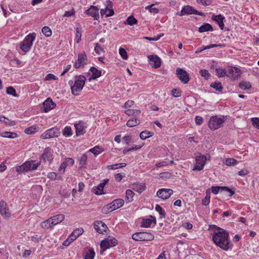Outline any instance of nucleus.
Here are the masks:
<instances>
[{"label": "nucleus", "mask_w": 259, "mask_h": 259, "mask_svg": "<svg viewBox=\"0 0 259 259\" xmlns=\"http://www.w3.org/2000/svg\"><path fill=\"white\" fill-rule=\"evenodd\" d=\"M214 243L224 250L228 251L232 248L233 244L229 238V234L223 229L218 228L212 234Z\"/></svg>", "instance_id": "obj_1"}, {"label": "nucleus", "mask_w": 259, "mask_h": 259, "mask_svg": "<svg viewBox=\"0 0 259 259\" xmlns=\"http://www.w3.org/2000/svg\"><path fill=\"white\" fill-rule=\"evenodd\" d=\"M86 80L87 78L85 76L80 75L75 76L74 81H69L72 94L75 96L78 95V93L82 90Z\"/></svg>", "instance_id": "obj_2"}, {"label": "nucleus", "mask_w": 259, "mask_h": 259, "mask_svg": "<svg viewBox=\"0 0 259 259\" xmlns=\"http://www.w3.org/2000/svg\"><path fill=\"white\" fill-rule=\"evenodd\" d=\"M36 33L35 32L30 33L27 35L23 40L20 44V48L24 54L28 52L33 44V41L36 37Z\"/></svg>", "instance_id": "obj_3"}, {"label": "nucleus", "mask_w": 259, "mask_h": 259, "mask_svg": "<svg viewBox=\"0 0 259 259\" xmlns=\"http://www.w3.org/2000/svg\"><path fill=\"white\" fill-rule=\"evenodd\" d=\"M124 201L122 199H115L112 202L104 206L101 209V211L104 214H108L120 208L124 205Z\"/></svg>", "instance_id": "obj_4"}, {"label": "nucleus", "mask_w": 259, "mask_h": 259, "mask_svg": "<svg viewBox=\"0 0 259 259\" xmlns=\"http://www.w3.org/2000/svg\"><path fill=\"white\" fill-rule=\"evenodd\" d=\"M40 165V161H26L21 166L17 168V171L19 172H27L36 169Z\"/></svg>", "instance_id": "obj_5"}, {"label": "nucleus", "mask_w": 259, "mask_h": 259, "mask_svg": "<svg viewBox=\"0 0 259 259\" xmlns=\"http://www.w3.org/2000/svg\"><path fill=\"white\" fill-rule=\"evenodd\" d=\"M225 118L224 117H218V116H211L208 121V127L211 130H217L223 126L225 122Z\"/></svg>", "instance_id": "obj_6"}, {"label": "nucleus", "mask_w": 259, "mask_h": 259, "mask_svg": "<svg viewBox=\"0 0 259 259\" xmlns=\"http://www.w3.org/2000/svg\"><path fill=\"white\" fill-rule=\"evenodd\" d=\"M132 238L137 241H151L154 239V236L149 232H137L133 234Z\"/></svg>", "instance_id": "obj_7"}, {"label": "nucleus", "mask_w": 259, "mask_h": 259, "mask_svg": "<svg viewBox=\"0 0 259 259\" xmlns=\"http://www.w3.org/2000/svg\"><path fill=\"white\" fill-rule=\"evenodd\" d=\"M207 158L205 155L200 153L198 154L195 157V161L194 163L193 170L200 171L204 168Z\"/></svg>", "instance_id": "obj_8"}, {"label": "nucleus", "mask_w": 259, "mask_h": 259, "mask_svg": "<svg viewBox=\"0 0 259 259\" xmlns=\"http://www.w3.org/2000/svg\"><path fill=\"white\" fill-rule=\"evenodd\" d=\"M240 69L236 66H229L227 67V76L231 80H237L241 74Z\"/></svg>", "instance_id": "obj_9"}, {"label": "nucleus", "mask_w": 259, "mask_h": 259, "mask_svg": "<svg viewBox=\"0 0 259 259\" xmlns=\"http://www.w3.org/2000/svg\"><path fill=\"white\" fill-rule=\"evenodd\" d=\"M117 244V240L113 237L109 236L108 238L102 240L100 246L101 252L105 251L108 248L115 246Z\"/></svg>", "instance_id": "obj_10"}, {"label": "nucleus", "mask_w": 259, "mask_h": 259, "mask_svg": "<svg viewBox=\"0 0 259 259\" xmlns=\"http://www.w3.org/2000/svg\"><path fill=\"white\" fill-rule=\"evenodd\" d=\"M60 135L59 129L56 127H52L46 131L40 136L42 139H49L58 137Z\"/></svg>", "instance_id": "obj_11"}, {"label": "nucleus", "mask_w": 259, "mask_h": 259, "mask_svg": "<svg viewBox=\"0 0 259 259\" xmlns=\"http://www.w3.org/2000/svg\"><path fill=\"white\" fill-rule=\"evenodd\" d=\"M191 14H197L200 16L203 15V13L202 12H198L197 11L195 10L192 7L189 5L183 7L181 12H178L177 13V15L180 16Z\"/></svg>", "instance_id": "obj_12"}, {"label": "nucleus", "mask_w": 259, "mask_h": 259, "mask_svg": "<svg viewBox=\"0 0 259 259\" xmlns=\"http://www.w3.org/2000/svg\"><path fill=\"white\" fill-rule=\"evenodd\" d=\"M102 71L95 67H91L89 72L87 73V79L89 81L92 80L96 79L101 76Z\"/></svg>", "instance_id": "obj_13"}, {"label": "nucleus", "mask_w": 259, "mask_h": 259, "mask_svg": "<svg viewBox=\"0 0 259 259\" xmlns=\"http://www.w3.org/2000/svg\"><path fill=\"white\" fill-rule=\"evenodd\" d=\"M176 74L180 81L184 84L187 83L190 80L189 74L182 68H178L176 69Z\"/></svg>", "instance_id": "obj_14"}, {"label": "nucleus", "mask_w": 259, "mask_h": 259, "mask_svg": "<svg viewBox=\"0 0 259 259\" xmlns=\"http://www.w3.org/2000/svg\"><path fill=\"white\" fill-rule=\"evenodd\" d=\"M0 214L2 217L5 219L10 218L11 216V213L8 205L4 200L0 201Z\"/></svg>", "instance_id": "obj_15"}, {"label": "nucleus", "mask_w": 259, "mask_h": 259, "mask_svg": "<svg viewBox=\"0 0 259 259\" xmlns=\"http://www.w3.org/2000/svg\"><path fill=\"white\" fill-rule=\"evenodd\" d=\"M74 126L75 128L76 135L77 137L83 135L86 133L87 124L85 122L79 121L77 123H75Z\"/></svg>", "instance_id": "obj_16"}, {"label": "nucleus", "mask_w": 259, "mask_h": 259, "mask_svg": "<svg viewBox=\"0 0 259 259\" xmlns=\"http://www.w3.org/2000/svg\"><path fill=\"white\" fill-rule=\"evenodd\" d=\"M87 58L85 52L78 55L77 61L74 63V66L76 68H79L87 64Z\"/></svg>", "instance_id": "obj_17"}, {"label": "nucleus", "mask_w": 259, "mask_h": 259, "mask_svg": "<svg viewBox=\"0 0 259 259\" xmlns=\"http://www.w3.org/2000/svg\"><path fill=\"white\" fill-rule=\"evenodd\" d=\"M173 194V190L170 189L162 188L157 192L156 195L158 198L165 200L168 199Z\"/></svg>", "instance_id": "obj_18"}, {"label": "nucleus", "mask_w": 259, "mask_h": 259, "mask_svg": "<svg viewBox=\"0 0 259 259\" xmlns=\"http://www.w3.org/2000/svg\"><path fill=\"white\" fill-rule=\"evenodd\" d=\"M74 163V160L72 158L69 157L65 158L58 169L59 172L61 174H64L66 168L67 166H72Z\"/></svg>", "instance_id": "obj_19"}, {"label": "nucleus", "mask_w": 259, "mask_h": 259, "mask_svg": "<svg viewBox=\"0 0 259 259\" xmlns=\"http://www.w3.org/2000/svg\"><path fill=\"white\" fill-rule=\"evenodd\" d=\"M150 65L155 68H158L161 66V59L157 55H149L148 56Z\"/></svg>", "instance_id": "obj_20"}, {"label": "nucleus", "mask_w": 259, "mask_h": 259, "mask_svg": "<svg viewBox=\"0 0 259 259\" xmlns=\"http://www.w3.org/2000/svg\"><path fill=\"white\" fill-rule=\"evenodd\" d=\"M99 9L94 6H91L90 8L85 11V14L92 17L94 20H98L99 19Z\"/></svg>", "instance_id": "obj_21"}, {"label": "nucleus", "mask_w": 259, "mask_h": 259, "mask_svg": "<svg viewBox=\"0 0 259 259\" xmlns=\"http://www.w3.org/2000/svg\"><path fill=\"white\" fill-rule=\"evenodd\" d=\"M220 190L229 192L230 197L235 193L234 191L226 186H212L211 188V192L215 195L218 194Z\"/></svg>", "instance_id": "obj_22"}, {"label": "nucleus", "mask_w": 259, "mask_h": 259, "mask_svg": "<svg viewBox=\"0 0 259 259\" xmlns=\"http://www.w3.org/2000/svg\"><path fill=\"white\" fill-rule=\"evenodd\" d=\"M94 227L95 230L100 234H103L106 232L108 228L105 224L102 221H96L94 224Z\"/></svg>", "instance_id": "obj_23"}, {"label": "nucleus", "mask_w": 259, "mask_h": 259, "mask_svg": "<svg viewBox=\"0 0 259 259\" xmlns=\"http://www.w3.org/2000/svg\"><path fill=\"white\" fill-rule=\"evenodd\" d=\"M56 104L53 102V100L51 98H48L43 103L44 111L45 112H48L54 108Z\"/></svg>", "instance_id": "obj_24"}, {"label": "nucleus", "mask_w": 259, "mask_h": 259, "mask_svg": "<svg viewBox=\"0 0 259 259\" xmlns=\"http://www.w3.org/2000/svg\"><path fill=\"white\" fill-rule=\"evenodd\" d=\"M152 224H156V219L154 217L150 216L149 218L143 219L142 220L141 226L148 228L150 227Z\"/></svg>", "instance_id": "obj_25"}, {"label": "nucleus", "mask_w": 259, "mask_h": 259, "mask_svg": "<svg viewBox=\"0 0 259 259\" xmlns=\"http://www.w3.org/2000/svg\"><path fill=\"white\" fill-rule=\"evenodd\" d=\"M41 159L51 162L53 159V151L50 149H46L41 156Z\"/></svg>", "instance_id": "obj_26"}, {"label": "nucleus", "mask_w": 259, "mask_h": 259, "mask_svg": "<svg viewBox=\"0 0 259 259\" xmlns=\"http://www.w3.org/2000/svg\"><path fill=\"white\" fill-rule=\"evenodd\" d=\"M108 182V180H104L103 182L94 188V191L96 195H102L104 194V187Z\"/></svg>", "instance_id": "obj_27"}, {"label": "nucleus", "mask_w": 259, "mask_h": 259, "mask_svg": "<svg viewBox=\"0 0 259 259\" xmlns=\"http://www.w3.org/2000/svg\"><path fill=\"white\" fill-rule=\"evenodd\" d=\"M225 17L222 15H213L212 19L215 21L219 25L220 28L223 30L224 27V20Z\"/></svg>", "instance_id": "obj_28"}, {"label": "nucleus", "mask_w": 259, "mask_h": 259, "mask_svg": "<svg viewBox=\"0 0 259 259\" xmlns=\"http://www.w3.org/2000/svg\"><path fill=\"white\" fill-rule=\"evenodd\" d=\"M146 186L144 183H136L132 185V188L139 193H141L145 189Z\"/></svg>", "instance_id": "obj_29"}, {"label": "nucleus", "mask_w": 259, "mask_h": 259, "mask_svg": "<svg viewBox=\"0 0 259 259\" xmlns=\"http://www.w3.org/2000/svg\"><path fill=\"white\" fill-rule=\"evenodd\" d=\"M52 220V222L53 223L54 226L57 225L62 222L65 219L64 214H57L50 218Z\"/></svg>", "instance_id": "obj_30"}, {"label": "nucleus", "mask_w": 259, "mask_h": 259, "mask_svg": "<svg viewBox=\"0 0 259 259\" xmlns=\"http://www.w3.org/2000/svg\"><path fill=\"white\" fill-rule=\"evenodd\" d=\"M222 162L227 166H235L238 164V161L233 158H224Z\"/></svg>", "instance_id": "obj_31"}, {"label": "nucleus", "mask_w": 259, "mask_h": 259, "mask_svg": "<svg viewBox=\"0 0 259 259\" xmlns=\"http://www.w3.org/2000/svg\"><path fill=\"white\" fill-rule=\"evenodd\" d=\"M0 137L9 139H15L18 137V135L14 132H5L0 133Z\"/></svg>", "instance_id": "obj_32"}, {"label": "nucleus", "mask_w": 259, "mask_h": 259, "mask_svg": "<svg viewBox=\"0 0 259 259\" xmlns=\"http://www.w3.org/2000/svg\"><path fill=\"white\" fill-rule=\"evenodd\" d=\"M100 13L101 16H103L105 15L106 17H108L113 16L114 13L113 9L106 8L105 9H101Z\"/></svg>", "instance_id": "obj_33"}, {"label": "nucleus", "mask_w": 259, "mask_h": 259, "mask_svg": "<svg viewBox=\"0 0 259 259\" xmlns=\"http://www.w3.org/2000/svg\"><path fill=\"white\" fill-rule=\"evenodd\" d=\"M39 130V127L37 125H32L25 130V133L28 135H31L36 133Z\"/></svg>", "instance_id": "obj_34"}, {"label": "nucleus", "mask_w": 259, "mask_h": 259, "mask_svg": "<svg viewBox=\"0 0 259 259\" xmlns=\"http://www.w3.org/2000/svg\"><path fill=\"white\" fill-rule=\"evenodd\" d=\"M95 252L93 248H90L84 254V259H94Z\"/></svg>", "instance_id": "obj_35"}, {"label": "nucleus", "mask_w": 259, "mask_h": 259, "mask_svg": "<svg viewBox=\"0 0 259 259\" xmlns=\"http://www.w3.org/2000/svg\"><path fill=\"white\" fill-rule=\"evenodd\" d=\"M216 75L219 77H223L227 76V68L226 69L223 67H218L216 68Z\"/></svg>", "instance_id": "obj_36"}, {"label": "nucleus", "mask_w": 259, "mask_h": 259, "mask_svg": "<svg viewBox=\"0 0 259 259\" xmlns=\"http://www.w3.org/2000/svg\"><path fill=\"white\" fill-rule=\"evenodd\" d=\"M135 195L134 192L130 189H128L125 192V200L127 203L131 202L133 200V197Z\"/></svg>", "instance_id": "obj_37"}, {"label": "nucleus", "mask_w": 259, "mask_h": 259, "mask_svg": "<svg viewBox=\"0 0 259 259\" xmlns=\"http://www.w3.org/2000/svg\"><path fill=\"white\" fill-rule=\"evenodd\" d=\"M213 28L211 25L208 23H205L201 25L198 29L199 32H204L208 31H212Z\"/></svg>", "instance_id": "obj_38"}, {"label": "nucleus", "mask_w": 259, "mask_h": 259, "mask_svg": "<svg viewBox=\"0 0 259 259\" xmlns=\"http://www.w3.org/2000/svg\"><path fill=\"white\" fill-rule=\"evenodd\" d=\"M140 123V120L137 118H133L129 119L126 122V125L128 127H134Z\"/></svg>", "instance_id": "obj_39"}, {"label": "nucleus", "mask_w": 259, "mask_h": 259, "mask_svg": "<svg viewBox=\"0 0 259 259\" xmlns=\"http://www.w3.org/2000/svg\"><path fill=\"white\" fill-rule=\"evenodd\" d=\"M0 122L5 123L6 125H8L9 126H14L15 125V121L14 120H10L8 118L4 116H0Z\"/></svg>", "instance_id": "obj_40"}, {"label": "nucleus", "mask_w": 259, "mask_h": 259, "mask_svg": "<svg viewBox=\"0 0 259 259\" xmlns=\"http://www.w3.org/2000/svg\"><path fill=\"white\" fill-rule=\"evenodd\" d=\"M63 135L65 137H70L73 135L72 128L70 126H66L63 130Z\"/></svg>", "instance_id": "obj_41"}, {"label": "nucleus", "mask_w": 259, "mask_h": 259, "mask_svg": "<svg viewBox=\"0 0 259 259\" xmlns=\"http://www.w3.org/2000/svg\"><path fill=\"white\" fill-rule=\"evenodd\" d=\"M103 151L104 149L100 146H96L89 150V152L92 153L95 156L98 155Z\"/></svg>", "instance_id": "obj_42"}, {"label": "nucleus", "mask_w": 259, "mask_h": 259, "mask_svg": "<svg viewBox=\"0 0 259 259\" xmlns=\"http://www.w3.org/2000/svg\"><path fill=\"white\" fill-rule=\"evenodd\" d=\"M53 223L52 222L51 218H49L40 223V227L44 229H48L53 227Z\"/></svg>", "instance_id": "obj_43"}, {"label": "nucleus", "mask_w": 259, "mask_h": 259, "mask_svg": "<svg viewBox=\"0 0 259 259\" xmlns=\"http://www.w3.org/2000/svg\"><path fill=\"white\" fill-rule=\"evenodd\" d=\"M210 86L215 89L217 91L221 92L223 91V88L222 83L219 81H215L212 82Z\"/></svg>", "instance_id": "obj_44"}, {"label": "nucleus", "mask_w": 259, "mask_h": 259, "mask_svg": "<svg viewBox=\"0 0 259 259\" xmlns=\"http://www.w3.org/2000/svg\"><path fill=\"white\" fill-rule=\"evenodd\" d=\"M124 113L128 116H137L141 113V111L139 109H127Z\"/></svg>", "instance_id": "obj_45"}, {"label": "nucleus", "mask_w": 259, "mask_h": 259, "mask_svg": "<svg viewBox=\"0 0 259 259\" xmlns=\"http://www.w3.org/2000/svg\"><path fill=\"white\" fill-rule=\"evenodd\" d=\"M88 156L85 154L82 155L79 158V165L81 167H84L87 164Z\"/></svg>", "instance_id": "obj_46"}, {"label": "nucleus", "mask_w": 259, "mask_h": 259, "mask_svg": "<svg viewBox=\"0 0 259 259\" xmlns=\"http://www.w3.org/2000/svg\"><path fill=\"white\" fill-rule=\"evenodd\" d=\"M239 87L241 89L245 90L250 89L251 88V85L249 82L242 81L239 84Z\"/></svg>", "instance_id": "obj_47"}, {"label": "nucleus", "mask_w": 259, "mask_h": 259, "mask_svg": "<svg viewBox=\"0 0 259 259\" xmlns=\"http://www.w3.org/2000/svg\"><path fill=\"white\" fill-rule=\"evenodd\" d=\"M126 165L125 163H119L108 165L107 168L109 169H116L119 168L124 167Z\"/></svg>", "instance_id": "obj_48"}, {"label": "nucleus", "mask_w": 259, "mask_h": 259, "mask_svg": "<svg viewBox=\"0 0 259 259\" xmlns=\"http://www.w3.org/2000/svg\"><path fill=\"white\" fill-rule=\"evenodd\" d=\"M152 136V133L148 131H142L140 134V137L142 140H145Z\"/></svg>", "instance_id": "obj_49"}, {"label": "nucleus", "mask_w": 259, "mask_h": 259, "mask_svg": "<svg viewBox=\"0 0 259 259\" xmlns=\"http://www.w3.org/2000/svg\"><path fill=\"white\" fill-rule=\"evenodd\" d=\"M137 23V20L132 16H129L124 22L125 24H128L131 26Z\"/></svg>", "instance_id": "obj_50"}, {"label": "nucleus", "mask_w": 259, "mask_h": 259, "mask_svg": "<svg viewBox=\"0 0 259 259\" xmlns=\"http://www.w3.org/2000/svg\"><path fill=\"white\" fill-rule=\"evenodd\" d=\"M81 38V28L80 27H77L76 28V34L75 41L76 43H79Z\"/></svg>", "instance_id": "obj_51"}, {"label": "nucleus", "mask_w": 259, "mask_h": 259, "mask_svg": "<svg viewBox=\"0 0 259 259\" xmlns=\"http://www.w3.org/2000/svg\"><path fill=\"white\" fill-rule=\"evenodd\" d=\"M155 210L157 211L160 218H164L165 217V213L163 209L158 204H157L155 206Z\"/></svg>", "instance_id": "obj_52"}, {"label": "nucleus", "mask_w": 259, "mask_h": 259, "mask_svg": "<svg viewBox=\"0 0 259 259\" xmlns=\"http://www.w3.org/2000/svg\"><path fill=\"white\" fill-rule=\"evenodd\" d=\"M41 31L43 34L45 35L46 37L50 36L52 33L51 29L47 26H45L42 27Z\"/></svg>", "instance_id": "obj_53"}, {"label": "nucleus", "mask_w": 259, "mask_h": 259, "mask_svg": "<svg viewBox=\"0 0 259 259\" xmlns=\"http://www.w3.org/2000/svg\"><path fill=\"white\" fill-rule=\"evenodd\" d=\"M6 92L8 94L12 95L15 97H17L18 95L16 93L15 89L13 87H9L7 88Z\"/></svg>", "instance_id": "obj_54"}, {"label": "nucleus", "mask_w": 259, "mask_h": 259, "mask_svg": "<svg viewBox=\"0 0 259 259\" xmlns=\"http://www.w3.org/2000/svg\"><path fill=\"white\" fill-rule=\"evenodd\" d=\"M119 54L123 60H127L128 59V55L127 54V52L126 50L122 48H119Z\"/></svg>", "instance_id": "obj_55"}, {"label": "nucleus", "mask_w": 259, "mask_h": 259, "mask_svg": "<svg viewBox=\"0 0 259 259\" xmlns=\"http://www.w3.org/2000/svg\"><path fill=\"white\" fill-rule=\"evenodd\" d=\"M154 5V4H151L145 7V9L148 10L151 13L153 14H157L159 12V9L156 8H153L152 6Z\"/></svg>", "instance_id": "obj_56"}, {"label": "nucleus", "mask_w": 259, "mask_h": 259, "mask_svg": "<svg viewBox=\"0 0 259 259\" xmlns=\"http://www.w3.org/2000/svg\"><path fill=\"white\" fill-rule=\"evenodd\" d=\"M172 174L169 172H163L159 174V177L163 180L169 179L171 178Z\"/></svg>", "instance_id": "obj_57"}, {"label": "nucleus", "mask_w": 259, "mask_h": 259, "mask_svg": "<svg viewBox=\"0 0 259 259\" xmlns=\"http://www.w3.org/2000/svg\"><path fill=\"white\" fill-rule=\"evenodd\" d=\"M200 74L202 77H204L205 79H208L210 76V74L206 69H201L200 70Z\"/></svg>", "instance_id": "obj_58"}, {"label": "nucleus", "mask_w": 259, "mask_h": 259, "mask_svg": "<svg viewBox=\"0 0 259 259\" xmlns=\"http://www.w3.org/2000/svg\"><path fill=\"white\" fill-rule=\"evenodd\" d=\"M57 79L58 77L52 73L48 74L45 78V80L46 81L56 80Z\"/></svg>", "instance_id": "obj_59"}, {"label": "nucleus", "mask_w": 259, "mask_h": 259, "mask_svg": "<svg viewBox=\"0 0 259 259\" xmlns=\"http://www.w3.org/2000/svg\"><path fill=\"white\" fill-rule=\"evenodd\" d=\"M72 233H73V235L76 237H78L83 233V229L81 228H78L74 230Z\"/></svg>", "instance_id": "obj_60"}, {"label": "nucleus", "mask_w": 259, "mask_h": 259, "mask_svg": "<svg viewBox=\"0 0 259 259\" xmlns=\"http://www.w3.org/2000/svg\"><path fill=\"white\" fill-rule=\"evenodd\" d=\"M95 51L97 54L100 55L103 52V50L99 44H96L95 47Z\"/></svg>", "instance_id": "obj_61"}, {"label": "nucleus", "mask_w": 259, "mask_h": 259, "mask_svg": "<svg viewBox=\"0 0 259 259\" xmlns=\"http://www.w3.org/2000/svg\"><path fill=\"white\" fill-rule=\"evenodd\" d=\"M171 93L174 97H179L181 96V92L177 89H172Z\"/></svg>", "instance_id": "obj_62"}, {"label": "nucleus", "mask_w": 259, "mask_h": 259, "mask_svg": "<svg viewBox=\"0 0 259 259\" xmlns=\"http://www.w3.org/2000/svg\"><path fill=\"white\" fill-rule=\"evenodd\" d=\"M251 121L253 126L256 128L259 129V118H252Z\"/></svg>", "instance_id": "obj_63"}, {"label": "nucleus", "mask_w": 259, "mask_h": 259, "mask_svg": "<svg viewBox=\"0 0 259 259\" xmlns=\"http://www.w3.org/2000/svg\"><path fill=\"white\" fill-rule=\"evenodd\" d=\"M75 15V11L72 9L71 11H66L63 15V17H70Z\"/></svg>", "instance_id": "obj_64"}]
</instances>
